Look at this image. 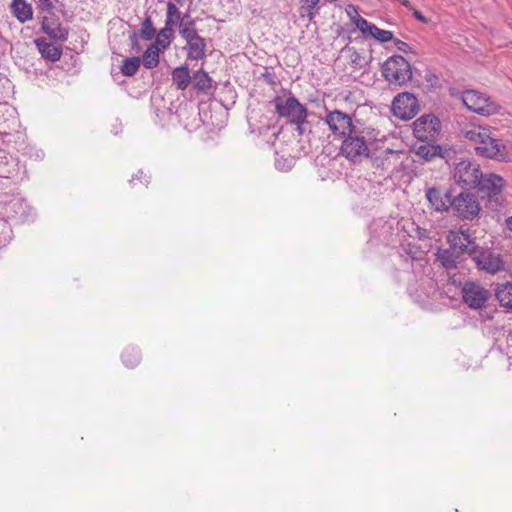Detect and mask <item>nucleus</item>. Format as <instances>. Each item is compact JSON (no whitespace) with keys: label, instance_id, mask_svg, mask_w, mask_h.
<instances>
[{"label":"nucleus","instance_id":"obj_1","mask_svg":"<svg viewBox=\"0 0 512 512\" xmlns=\"http://www.w3.org/2000/svg\"><path fill=\"white\" fill-rule=\"evenodd\" d=\"M459 134L475 144V151L480 156L496 160H503L506 156V147L493 138L486 127L472 122H464L460 124Z\"/></svg>","mask_w":512,"mask_h":512},{"label":"nucleus","instance_id":"obj_2","mask_svg":"<svg viewBox=\"0 0 512 512\" xmlns=\"http://www.w3.org/2000/svg\"><path fill=\"white\" fill-rule=\"evenodd\" d=\"M378 131L371 127H359L345 135L340 154L353 163H360L369 157V146L377 140Z\"/></svg>","mask_w":512,"mask_h":512},{"label":"nucleus","instance_id":"obj_3","mask_svg":"<svg viewBox=\"0 0 512 512\" xmlns=\"http://www.w3.org/2000/svg\"><path fill=\"white\" fill-rule=\"evenodd\" d=\"M275 112L280 118H286L291 124H305L308 110L289 92L288 96L277 95L272 100Z\"/></svg>","mask_w":512,"mask_h":512},{"label":"nucleus","instance_id":"obj_4","mask_svg":"<svg viewBox=\"0 0 512 512\" xmlns=\"http://www.w3.org/2000/svg\"><path fill=\"white\" fill-rule=\"evenodd\" d=\"M384 78L395 86H403L412 79L410 63L401 55L389 57L383 64Z\"/></svg>","mask_w":512,"mask_h":512},{"label":"nucleus","instance_id":"obj_5","mask_svg":"<svg viewBox=\"0 0 512 512\" xmlns=\"http://www.w3.org/2000/svg\"><path fill=\"white\" fill-rule=\"evenodd\" d=\"M504 184V179L499 175L494 173L483 174L481 172L475 187L488 199L489 206L496 210L503 201L502 192Z\"/></svg>","mask_w":512,"mask_h":512},{"label":"nucleus","instance_id":"obj_6","mask_svg":"<svg viewBox=\"0 0 512 512\" xmlns=\"http://www.w3.org/2000/svg\"><path fill=\"white\" fill-rule=\"evenodd\" d=\"M462 101L468 110L482 116L496 114L500 109V106L490 97L476 90L463 92Z\"/></svg>","mask_w":512,"mask_h":512},{"label":"nucleus","instance_id":"obj_7","mask_svg":"<svg viewBox=\"0 0 512 512\" xmlns=\"http://www.w3.org/2000/svg\"><path fill=\"white\" fill-rule=\"evenodd\" d=\"M476 267L488 274H496L505 270V263L501 255L490 248L477 247L472 255Z\"/></svg>","mask_w":512,"mask_h":512},{"label":"nucleus","instance_id":"obj_8","mask_svg":"<svg viewBox=\"0 0 512 512\" xmlns=\"http://www.w3.org/2000/svg\"><path fill=\"white\" fill-rule=\"evenodd\" d=\"M454 214L463 220H473L479 215L480 204L477 197L470 192H462L450 203Z\"/></svg>","mask_w":512,"mask_h":512},{"label":"nucleus","instance_id":"obj_9","mask_svg":"<svg viewBox=\"0 0 512 512\" xmlns=\"http://www.w3.org/2000/svg\"><path fill=\"white\" fill-rule=\"evenodd\" d=\"M481 171L477 163L468 159L458 162L453 170V179L462 187H475Z\"/></svg>","mask_w":512,"mask_h":512},{"label":"nucleus","instance_id":"obj_10","mask_svg":"<svg viewBox=\"0 0 512 512\" xmlns=\"http://www.w3.org/2000/svg\"><path fill=\"white\" fill-rule=\"evenodd\" d=\"M324 122L334 136L341 138L357 127V125L353 123L352 117L340 110L328 112L324 118Z\"/></svg>","mask_w":512,"mask_h":512},{"label":"nucleus","instance_id":"obj_11","mask_svg":"<svg viewBox=\"0 0 512 512\" xmlns=\"http://www.w3.org/2000/svg\"><path fill=\"white\" fill-rule=\"evenodd\" d=\"M418 110V100L414 94L409 92L398 94L392 102L393 114L402 120L412 119Z\"/></svg>","mask_w":512,"mask_h":512},{"label":"nucleus","instance_id":"obj_12","mask_svg":"<svg viewBox=\"0 0 512 512\" xmlns=\"http://www.w3.org/2000/svg\"><path fill=\"white\" fill-rule=\"evenodd\" d=\"M463 301L472 309H480L485 306L489 291L478 283L466 282L462 287Z\"/></svg>","mask_w":512,"mask_h":512},{"label":"nucleus","instance_id":"obj_13","mask_svg":"<svg viewBox=\"0 0 512 512\" xmlns=\"http://www.w3.org/2000/svg\"><path fill=\"white\" fill-rule=\"evenodd\" d=\"M414 135L422 141H430L435 138L440 129V121L434 115H423L413 123Z\"/></svg>","mask_w":512,"mask_h":512},{"label":"nucleus","instance_id":"obj_14","mask_svg":"<svg viewBox=\"0 0 512 512\" xmlns=\"http://www.w3.org/2000/svg\"><path fill=\"white\" fill-rule=\"evenodd\" d=\"M447 242L451 248L459 252L462 256L468 254L472 257L478 247L475 241L471 239L469 233L461 229L450 231L447 235Z\"/></svg>","mask_w":512,"mask_h":512},{"label":"nucleus","instance_id":"obj_15","mask_svg":"<svg viewBox=\"0 0 512 512\" xmlns=\"http://www.w3.org/2000/svg\"><path fill=\"white\" fill-rule=\"evenodd\" d=\"M42 30L50 38L64 42L68 39L69 29L63 26L59 19L44 17L42 20Z\"/></svg>","mask_w":512,"mask_h":512},{"label":"nucleus","instance_id":"obj_16","mask_svg":"<svg viewBox=\"0 0 512 512\" xmlns=\"http://www.w3.org/2000/svg\"><path fill=\"white\" fill-rule=\"evenodd\" d=\"M426 198L432 208L437 212L448 211V209L451 208L450 203L453 200L449 192L443 193L440 189L434 187L427 189Z\"/></svg>","mask_w":512,"mask_h":512},{"label":"nucleus","instance_id":"obj_17","mask_svg":"<svg viewBox=\"0 0 512 512\" xmlns=\"http://www.w3.org/2000/svg\"><path fill=\"white\" fill-rule=\"evenodd\" d=\"M462 255L451 248L447 249H438L436 252V260L444 267L446 270H452L457 268L458 263H460Z\"/></svg>","mask_w":512,"mask_h":512},{"label":"nucleus","instance_id":"obj_18","mask_svg":"<svg viewBox=\"0 0 512 512\" xmlns=\"http://www.w3.org/2000/svg\"><path fill=\"white\" fill-rule=\"evenodd\" d=\"M187 57L191 60H201L206 56V42L201 36L186 40Z\"/></svg>","mask_w":512,"mask_h":512},{"label":"nucleus","instance_id":"obj_19","mask_svg":"<svg viewBox=\"0 0 512 512\" xmlns=\"http://www.w3.org/2000/svg\"><path fill=\"white\" fill-rule=\"evenodd\" d=\"M495 297L500 306L508 312H512V283L505 282L497 284L495 288Z\"/></svg>","mask_w":512,"mask_h":512},{"label":"nucleus","instance_id":"obj_20","mask_svg":"<svg viewBox=\"0 0 512 512\" xmlns=\"http://www.w3.org/2000/svg\"><path fill=\"white\" fill-rule=\"evenodd\" d=\"M36 45L41 53L42 57L46 60L56 62L62 56V48L59 45L46 42L45 40H36Z\"/></svg>","mask_w":512,"mask_h":512},{"label":"nucleus","instance_id":"obj_21","mask_svg":"<svg viewBox=\"0 0 512 512\" xmlns=\"http://www.w3.org/2000/svg\"><path fill=\"white\" fill-rule=\"evenodd\" d=\"M172 83L178 90H185L190 82L192 81V76L190 75V71L187 65H181L173 69L172 73Z\"/></svg>","mask_w":512,"mask_h":512},{"label":"nucleus","instance_id":"obj_22","mask_svg":"<svg viewBox=\"0 0 512 512\" xmlns=\"http://www.w3.org/2000/svg\"><path fill=\"white\" fill-rule=\"evenodd\" d=\"M192 81L194 87L201 92H208L212 88V78L203 69L194 72Z\"/></svg>","mask_w":512,"mask_h":512},{"label":"nucleus","instance_id":"obj_23","mask_svg":"<svg viewBox=\"0 0 512 512\" xmlns=\"http://www.w3.org/2000/svg\"><path fill=\"white\" fill-rule=\"evenodd\" d=\"M162 51L156 45L151 44L143 53L142 62L147 69H153L159 64V57Z\"/></svg>","mask_w":512,"mask_h":512},{"label":"nucleus","instance_id":"obj_24","mask_svg":"<svg viewBox=\"0 0 512 512\" xmlns=\"http://www.w3.org/2000/svg\"><path fill=\"white\" fill-rule=\"evenodd\" d=\"M173 38L174 29L165 25L164 28L156 34V39L153 44L160 48L161 51H165L170 46Z\"/></svg>","mask_w":512,"mask_h":512},{"label":"nucleus","instance_id":"obj_25","mask_svg":"<svg viewBox=\"0 0 512 512\" xmlns=\"http://www.w3.org/2000/svg\"><path fill=\"white\" fill-rule=\"evenodd\" d=\"M12 10L20 22H25L32 18V9L24 0H14Z\"/></svg>","mask_w":512,"mask_h":512},{"label":"nucleus","instance_id":"obj_26","mask_svg":"<svg viewBox=\"0 0 512 512\" xmlns=\"http://www.w3.org/2000/svg\"><path fill=\"white\" fill-rule=\"evenodd\" d=\"M319 1L320 0H300L301 17H306L311 21L318 11Z\"/></svg>","mask_w":512,"mask_h":512},{"label":"nucleus","instance_id":"obj_27","mask_svg":"<svg viewBox=\"0 0 512 512\" xmlns=\"http://www.w3.org/2000/svg\"><path fill=\"white\" fill-rule=\"evenodd\" d=\"M141 65V59L139 57H130L123 60L121 66V73L124 76L131 77L135 75Z\"/></svg>","mask_w":512,"mask_h":512},{"label":"nucleus","instance_id":"obj_28","mask_svg":"<svg viewBox=\"0 0 512 512\" xmlns=\"http://www.w3.org/2000/svg\"><path fill=\"white\" fill-rule=\"evenodd\" d=\"M181 19V13L177 6L169 1L167 3V13H166V20L165 25L168 27L173 28V26L177 25Z\"/></svg>","mask_w":512,"mask_h":512},{"label":"nucleus","instance_id":"obj_29","mask_svg":"<svg viewBox=\"0 0 512 512\" xmlns=\"http://www.w3.org/2000/svg\"><path fill=\"white\" fill-rule=\"evenodd\" d=\"M140 37L143 40L149 41L152 40L153 37L156 35V29L153 26V22L151 19V16H146L141 24L140 29Z\"/></svg>","mask_w":512,"mask_h":512},{"label":"nucleus","instance_id":"obj_30","mask_svg":"<svg viewBox=\"0 0 512 512\" xmlns=\"http://www.w3.org/2000/svg\"><path fill=\"white\" fill-rule=\"evenodd\" d=\"M440 152H441L440 146H435V145H430V144L420 145L417 150V154L419 156H421L422 158H424L426 161H430L434 157L440 155Z\"/></svg>","mask_w":512,"mask_h":512},{"label":"nucleus","instance_id":"obj_31","mask_svg":"<svg viewBox=\"0 0 512 512\" xmlns=\"http://www.w3.org/2000/svg\"><path fill=\"white\" fill-rule=\"evenodd\" d=\"M122 361L128 368H133L140 362V355L135 349H127L122 354Z\"/></svg>","mask_w":512,"mask_h":512},{"label":"nucleus","instance_id":"obj_32","mask_svg":"<svg viewBox=\"0 0 512 512\" xmlns=\"http://www.w3.org/2000/svg\"><path fill=\"white\" fill-rule=\"evenodd\" d=\"M179 33L185 39V41L199 36L196 29L194 28L193 20H190L186 23H180Z\"/></svg>","mask_w":512,"mask_h":512},{"label":"nucleus","instance_id":"obj_33","mask_svg":"<svg viewBox=\"0 0 512 512\" xmlns=\"http://www.w3.org/2000/svg\"><path fill=\"white\" fill-rule=\"evenodd\" d=\"M369 37L376 39L380 43H386L393 39V33L388 30L379 29L376 25H374Z\"/></svg>","mask_w":512,"mask_h":512},{"label":"nucleus","instance_id":"obj_34","mask_svg":"<svg viewBox=\"0 0 512 512\" xmlns=\"http://www.w3.org/2000/svg\"><path fill=\"white\" fill-rule=\"evenodd\" d=\"M355 26L357 29L365 36L369 37L371 34V31L373 29L374 24L368 22L366 19L360 17L357 18L356 21H354Z\"/></svg>","mask_w":512,"mask_h":512},{"label":"nucleus","instance_id":"obj_35","mask_svg":"<svg viewBox=\"0 0 512 512\" xmlns=\"http://www.w3.org/2000/svg\"><path fill=\"white\" fill-rule=\"evenodd\" d=\"M372 165L376 169H381V170L386 171L389 169L390 161H389L388 157H375L372 159Z\"/></svg>","mask_w":512,"mask_h":512},{"label":"nucleus","instance_id":"obj_36","mask_svg":"<svg viewBox=\"0 0 512 512\" xmlns=\"http://www.w3.org/2000/svg\"><path fill=\"white\" fill-rule=\"evenodd\" d=\"M38 6L45 12H51L54 9L53 0H38Z\"/></svg>","mask_w":512,"mask_h":512},{"label":"nucleus","instance_id":"obj_37","mask_svg":"<svg viewBox=\"0 0 512 512\" xmlns=\"http://www.w3.org/2000/svg\"><path fill=\"white\" fill-rule=\"evenodd\" d=\"M346 13L353 23L357 20V18L361 17L354 5H349L346 9Z\"/></svg>","mask_w":512,"mask_h":512},{"label":"nucleus","instance_id":"obj_38","mask_svg":"<svg viewBox=\"0 0 512 512\" xmlns=\"http://www.w3.org/2000/svg\"><path fill=\"white\" fill-rule=\"evenodd\" d=\"M411 10L413 11V16L421 23L428 24L430 22V20L427 17H425L420 11L414 9L413 7Z\"/></svg>","mask_w":512,"mask_h":512},{"label":"nucleus","instance_id":"obj_39","mask_svg":"<svg viewBox=\"0 0 512 512\" xmlns=\"http://www.w3.org/2000/svg\"><path fill=\"white\" fill-rule=\"evenodd\" d=\"M395 46L398 50L405 53H407L410 50V46L406 42L401 41L399 39L395 40Z\"/></svg>","mask_w":512,"mask_h":512},{"label":"nucleus","instance_id":"obj_40","mask_svg":"<svg viewBox=\"0 0 512 512\" xmlns=\"http://www.w3.org/2000/svg\"><path fill=\"white\" fill-rule=\"evenodd\" d=\"M144 176V182H145V185H147L149 183V180L147 179L146 175L143 173V171H139L137 174H136V177H133L132 178V182L137 178V179H140V177Z\"/></svg>","mask_w":512,"mask_h":512},{"label":"nucleus","instance_id":"obj_41","mask_svg":"<svg viewBox=\"0 0 512 512\" xmlns=\"http://www.w3.org/2000/svg\"><path fill=\"white\" fill-rule=\"evenodd\" d=\"M295 125L297 126L296 131H297L300 135H302V134L304 133V128H303V125H304V124H295Z\"/></svg>","mask_w":512,"mask_h":512},{"label":"nucleus","instance_id":"obj_42","mask_svg":"<svg viewBox=\"0 0 512 512\" xmlns=\"http://www.w3.org/2000/svg\"><path fill=\"white\" fill-rule=\"evenodd\" d=\"M506 223L507 227L512 231V216L507 219Z\"/></svg>","mask_w":512,"mask_h":512},{"label":"nucleus","instance_id":"obj_43","mask_svg":"<svg viewBox=\"0 0 512 512\" xmlns=\"http://www.w3.org/2000/svg\"><path fill=\"white\" fill-rule=\"evenodd\" d=\"M412 259H419L420 257L417 255V252H412L411 254Z\"/></svg>","mask_w":512,"mask_h":512},{"label":"nucleus","instance_id":"obj_44","mask_svg":"<svg viewBox=\"0 0 512 512\" xmlns=\"http://www.w3.org/2000/svg\"><path fill=\"white\" fill-rule=\"evenodd\" d=\"M391 153H392V151H391L390 149H387V150L385 151V154H391Z\"/></svg>","mask_w":512,"mask_h":512},{"label":"nucleus","instance_id":"obj_45","mask_svg":"<svg viewBox=\"0 0 512 512\" xmlns=\"http://www.w3.org/2000/svg\"><path fill=\"white\" fill-rule=\"evenodd\" d=\"M330 2H335L336 0H329Z\"/></svg>","mask_w":512,"mask_h":512}]
</instances>
